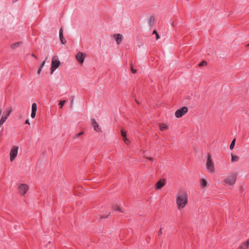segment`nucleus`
Segmentation results:
<instances>
[{
  "label": "nucleus",
  "instance_id": "obj_1",
  "mask_svg": "<svg viewBox=\"0 0 249 249\" xmlns=\"http://www.w3.org/2000/svg\"><path fill=\"white\" fill-rule=\"evenodd\" d=\"M176 203L178 210L185 207L188 203V196L186 191L179 192L177 196Z\"/></svg>",
  "mask_w": 249,
  "mask_h": 249
},
{
  "label": "nucleus",
  "instance_id": "obj_2",
  "mask_svg": "<svg viewBox=\"0 0 249 249\" xmlns=\"http://www.w3.org/2000/svg\"><path fill=\"white\" fill-rule=\"evenodd\" d=\"M207 170L208 172L213 173L214 172L215 168L213 162L211 154H208L207 162L206 164Z\"/></svg>",
  "mask_w": 249,
  "mask_h": 249
},
{
  "label": "nucleus",
  "instance_id": "obj_3",
  "mask_svg": "<svg viewBox=\"0 0 249 249\" xmlns=\"http://www.w3.org/2000/svg\"><path fill=\"white\" fill-rule=\"evenodd\" d=\"M60 62L58 60V58L57 56H54L52 59L51 68V74H52L53 72L59 66Z\"/></svg>",
  "mask_w": 249,
  "mask_h": 249
},
{
  "label": "nucleus",
  "instance_id": "obj_4",
  "mask_svg": "<svg viewBox=\"0 0 249 249\" xmlns=\"http://www.w3.org/2000/svg\"><path fill=\"white\" fill-rule=\"evenodd\" d=\"M12 111L11 108H7L3 115L1 117L0 119V127L3 125L5 122L7 120L8 117L10 115Z\"/></svg>",
  "mask_w": 249,
  "mask_h": 249
},
{
  "label": "nucleus",
  "instance_id": "obj_5",
  "mask_svg": "<svg viewBox=\"0 0 249 249\" xmlns=\"http://www.w3.org/2000/svg\"><path fill=\"white\" fill-rule=\"evenodd\" d=\"M18 147L17 146H12L10 152V160L13 161L15 160L18 153Z\"/></svg>",
  "mask_w": 249,
  "mask_h": 249
},
{
  "label": "nucleus",
  "instance_id": "obj_6",
  "mask_svg": "<svg viewBox=\"0 0 249 249\" xmlns=\"http://www.w3.org/2000/svg\"><path fill=\"white\" fill-rule=\"evenodd\" d=\"M18 193L21 196L24 195L29 190V186L26 184H19L18 187Z\"/></svg>",
  "mask_w": 249,
  "mask_h": 249
},
{
  "label": "nucleus",
  "instance_id": "obj_7",
  "mask_svg": "<svg viewBox=\"0 0 249 249\" xmlns=\"http://www.w3.org/2000/svg\"><path fill=\"white\" fill-rule=\"evenodd\" d=\"M188 111V108L186 107H183L178 109L175 112V116L177 118L181 117Z\"/></svg>",
  "mask_w": 249,
  "mask_h": 249
},
{
  "label": "nucleus",
  "instance_id": "obj_8",
  "mask_svg": "<svg viewBox=\"0 0 249 249\" xmlns=\"http://www.w3.org/2000/svg\"><path fill=\"white\" fill-rule=\"evenodd\" d=\"M236 178V176L232 174L229 176L224 181L229 185H232L235 182Z\"/></svg>",
  "mask_w": 249,
  "mask_h": 249
},
{
  "label": "nucleus",
  "instance_id": "obj_9",
  "mask_svg": "<svg viewBox=\"0 0 249 249\" xmlns=\"http://www.w3.org/2000/svg\"><path fill=\"white\" fill-rule=\"evenodd\" d=\"M86 56V53L79 52L76 55V58L80 63L82 64L84 62Z\"/></svg>",
  "mask_w": 249,
  "mask_h": 249
},
{
  "label": "nucleus",
  "instance_id": "obj_10",
  "mask_svg": "<svg viewBox=\"0 0 249 249\" xmlns=\"http://www.w3.org/2000/svg\"><path fill=\"white\" fill-rule=\"evenodd\" d=\"M91 124L93 126V127H94V130L97 132H101V129L99 127L98 124H97V123L96 122L95 120L94 119H91Z\"/></svg>",
  "mask_w": 249,
  "mask_h": 249
},
{
  "label": "nucleus",
  "instance_id": "obj_11",
  "mask_svg": "<svg viewBox=\"0 0 249 249\" xmlns=\"http://www.w3.org/2000/svg\"><path fill=\"white\" fill-rule=\"evenodd\" d=\"M113 37L116 39V41L118 45L120 44L123 38V35L120 34H114L113 35Z\"/></svg>",
  "mask_w": 249,
  "mask_h": 249
},
{
  "label": "nucleus",
  "instance_id": "obj_12",
  "mask_svg": "<svg viewBox=\"0 0 249 249\" xmlns=\"http://www.w3.org/2000/svg\"><path fill=\"white\" fill-rule=\"evenodd\" d=\"M37 110V106L36 103H33L32 106V112L31 117L32 118H34L36 116V112Z\"/></svg>",
  "mask_w": 249,
  "mask_h": 249
},
{
  "label": "nucleus",
  "instance_id": "obj_13",
  "mask_svg": "<svg viewBox=\"0 0 249 249\" xmlns=\"http://www.w3.org/2000/svg\"><path fill=\"white\" fill-rule=\"evenodd\" d=\"M165 184V180L160 179L156 184V188L157 190L161 189Z\"/></svg>",
  "mask_w": 249,
  "mask_h": 249
},
{
  "label": "nucleus",
  "instance_id": "obj_14",
  "mask_svg": "<svg viewBox=\"0 0 249 249\" xmlns=\"http://www.w3.org/2000/svg\"><path fill=\"white\" fill-rule=\"evenodd\" d=\"M59 37L61 41V42L63 44H65L66 43V40L65 39L64 36H63V28H61L59 30Z\"/></svg>",
  "mask_w": 249,
  "mask_h": 249
},
{
  "label": "nucleus",
  "instance_id": "obj_15",
  "mask_svg": "<svg viewBox=\"0 0 249 249\" xmlns=\"http://www.w3.org/2000/svg\"><path fill=\"white\" fill-rule=\"evenodd\" d=\"M121 135L123 138L124 142L128 144L130 142L126 138V132L124 129L121 130Z\"/></svg>",
  "mask_w": 249,
  "mask_h": 249
},
{
  "label": "nucleus",
  "instance_id": "obj_16",
  "mask_svg": "<svg viewBox=\"0 0 249 249\" xmlns=\"http://www.w3.org/2000/svg\"><path fill=\"white\" fill-rule=\"evenodd\" d=\"M249 246V240H247L245 242L242 243L237 249H247Z\"/></svg>",
  "mask_w": 249,
  "mask_h": 249
},
{
  "label": "nucleus",
  "instance_id": "obj_17",
  "mask_svg": "<svg viewBox=\"0 0 249 249\" xmlns=\"http://www.w3.org/2000/svg\"><path fill=\"white\" fill-rule=\"evenodd\" d=\"M22 44V42L21 41L16 42L15 43L12 44L11 45V48L12 49H15L18 47L20 45Z\"/></svg>",
  "mask_w": 249,
  "mask_h": 249
},
{
  "label": "nucleus",
  "instance_id": "obj_18",
  "mask_svg": "<svg viewBox=\"0 0 249 249\" xmlns=\"http://www.w3.org/2000/svg\"><path fill=\"white\" fill-rule=\"evenodd\" d=\"M168 128V126L166 124H162L160 125V129L161 131H164Z\"/></svg>",
  "mask_w": 249,
  "mask_h": 249
},
{
  "label": "nucleus",
  "instance_id": "obj_19",
  "mask_svg": "<svg viewBox=\"0 0 249 249\" xmlns=\"http://www.w3.org/2000/svg\"><path fill=\"white\" fill-rule=\"evenodd\" d=\"M201 186L202 187H206L207 185V182L204 179H201L200 180Z\"/></svg>",
  "mask_w": 249,
  "mask_h": 249
},
{
  "label": "nucleus",
  "instance_id": "obj_20",
  "mask_svg": "<svg viewBox=\"0 0 249 249\" xmlns=\"http://www.w3.org/2000/svg\"><path fill=\"white\" fill-rule=\"evenodd\" d=\"M235 140H236V139H234L232 141V142H231V144L230 145V148L231 150H232V149H233V148L234 147V145H235Z\"/></svg>",
  "mask_w": 249,
  "mask_h": 249
},
{
  "label": "nucleus",
  "instance_id": "obj_21",
  "mask_svg": "<svg viewBox=\"0 0 249 249\" xmlns=\"http://www.w3.org/2000/svg\"><path fill=\"white\" fill-rule=\"evenodd\" d=\"M239 159V158L238 156L231 155V161H236L238 160Z\"/></svg>",
  "mask_w": 249,
  "mask_h": 249
},
{
  "label": "nucleus",
  "instance_id": "obj_22",
  "mask_svg": "<svg viewBox=\"0 0 249 249\" xmlns=\"http://www.w3.org/2000/svg\"><path fill=\"white\" fill-rule=\"evenodd\" d=\"M45 64V60L43 61V62H42V64L41 65L40 68L37 71V73L38 74L40 73L41 70H42V68L44 66Z\"/></svg>",
  "mask_w": 249,
  "mask_h": 249
},
{
  "label": "nucleus",
  "instance_id": "obj_23",
  "mask_svg": "<svg viewBox=\"0 0 249 249\" xmlns=\"http://www.w3.org/2000/svg\"><path fill=\"white\" fill-rule=\"evenodd\" d=\"M207 64V62L205 60H203L198 64V66L199 67H202V66H206Z\"/></svg>",
  "mask_w": 249,
  "mask_h": 249
},
{
  "label": "nucleus",
  "instance_id": "obj_24",
  "mask_svg": "<svg viewBox=\"0 0 249 249\" xmlns=\"http://www.w3.org/2000/svg\"><path fill=\"white\" fill-rule=\"evenodd\" d=\"M153 34H155V35L156 36V39H158L159 38H160V36L159 35H158V34L157 33V31L156 30H154L153 32Z\"/></svg>",
  "mask_w": 249,
  "mask_h": 249
},
{
  "label": "nucleus",
  "instance_id": "obj_25",
  "mask_svg": "<svg viewBox=\"0 0 249 249\" xmlns=\"http://www.w3.org/2000/svg\"><path fill=\"white\" fill-rule=\"evenodd\" d=\"M130 68H131V72H132L133 73H136V72H137V70H136V69H134L133 68V66H132V64H131Z\"/></svg>",
  "mask_w": 249,
  "mask_h": 249
},
{
  "label": "nucleus",
  "instance_id": "obj_26",
  "mask_svg": "<svg viewBox=\"0 0 249 249\" xmlns=\"http://www.w3.org/2000/svg\"><path fill=\"white\" fill-rule=\"evenodd\" d=\"M149 20H150V22L151 24V23L153 24L155 21V18H154V16L151 17Z\"/></svg>",
  "mask_w": 249,
  "mask_h": 249
},
{
  "label": "nucleus",
  "instance_id": "obj_27",
  "mask_svg": "<svg viewBox=\"0 0 249 249\" xmlns=\"http://www.w3.org/2000/svg\"><path fill=\"white\" fill-rule=\"evenodd\" d=\"M109 215H110V213H108L107 215H104L101 216L100 218V219H103V218H107L109 216Z\"/></svg>",
  "mask_w": 249,
  "mask_h": 249
},
{
  "label": "nucleus",
  "instance_id": "obj_28",
  "mask_svg": "<svg viewBox=\"0 0 249 249\" xmlns=\"http://www.w3.org/2000/svg\"><path fill=\"white\" fill-rule=\"evenodd\" d=\"M84 134V132H81L78 134H77L74 137L75 138H78L79 137V136H81L82 135H83Z\"/></svg>",
  "mask_w": 249,
  "mask_h": 249
},
{
  "label": "nucleus",
  "instance_id": "obj_29",
  "mask_svg": "<svg viewBox=\"0 0 249 249\" xmlns=\"http://www.w3.org/2000/svg\"><path fill=\"white\" fill-rule=\"evenodd\" d=\"M65 100H62L59 103V105H60V107H62V106L64 105L65 103Z\"/></svg>",
  "mask_w": 249,
  "mask_h": 249
},
{
  "label": "nucleus",
  "instance_id": "obj_30",
  "mask_svg": "<svg viewBox=\"0 0 249 249\" xmlns=\"http://www.w3.org/2000/svg\"><path fill=\"white\" fill-rule=\"evenodd\" d=\"M114 210H116V211H119V212H122V211H121V209H120V207H119V206H117L116 207V208L114 209Z\"/></svg>",
  "mask_w": 249,
  "mask_h": 249
},
{
  "label": "nucleus",
  "instance_id": "obj_31",
  "mask_svg": "<svg viewBox=\"0 0 249 249\" xmlns=\"http://www.w3.org/2000/svg\"><path fill=\"white\" fill-rule=\"evenodd\" d=\"M162 229H161V228H160V230L159 231H158V234H159V235H161V234H162Z\"/></svg>",
  "mask_w": 249,
  "mask_h": 249
},
{
  "label": "nucleus",
  "instance_id": "obj_32",
  "mask_svg": "<svg viewBox=\"0 0 249 249\" xmlns=\"http://www.w3.org/2000/svg\"><path fill=\"white\" fill-rule=\"evenodd\" d=\"M25 124H30V122L29 121V120H27L26 121H25Z\"/></svg>",
  "mask_w": 249,
  "mask_h": 249
},
{
  "label": "nucleus",
  "instance_id": "obj_33",
  "mask_svg": "<svg viewBox=\"0 0 249 249\" xmlns=\"http://www.w3.org/2000/svg\"><path fill=\"white\" fill-rule=\"evenodd\" d=\"M149 159L151 161L153 160V159L152 158H149Z\"/></svg>",
  "mask_w": 249,
  "mask_h": 249
},
{
  "label": "nucleus",
  "instance_id": "obj_34",
  "mask_svg": "<svg viewBox=\"0 0 249 249\" xmlns=\"http://www.w3.org/2000/svg\"><path fill=\"white\" fill-rule=\"evenodd\" d=\"M135 101H136V102H137V104H139V102H138V101L136 99H135Z\"/></svg>",
  "mask_w": 249,
  "mask_h": 249
},
{
  "label": "nucleus",
  "instance_id": "obj_35",
  "mask_svg": "<svg viewBox=\"0 0 249 249\" xmlns=\"http://www.w3.org/2000/svg\"><path fill=\"white\" fill-rule=\"evenodd\" d=\"M32 56H33V57H36V56H35V54H33L32 55Z\"/></svg>",
  "mask_w": 249,
  "mask_h": 249
},
{
  "label": "nucleus",
  "instance_id": "obj_36",
  "mask_svg": "<svg viewBox=\"0 0 249 249\" xmlns=\"http://www.w3.org/2000/svg\"><path fill=\"white\" fill-rule=\"evenodd\" d=\"M247 46H249V43L247 44Z\"/></svg>",
  "mask_w": 249,
  "mask_h": 249
},
{
  "label": "nucleus",
  "instance_id": "obj_37",
  "mask_svg": "<svg viewBox=\"0 0 249 249\" xmlns=\"http://www.w3.org/2000/svg\"><path fill=\"white\" fill-rule=\"evenodd\" d=\"M248 240H249V239Z\"/></svg>",
  "mask_w": 249,
  "mask_h": 249
}]
</instances>
